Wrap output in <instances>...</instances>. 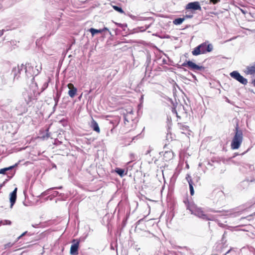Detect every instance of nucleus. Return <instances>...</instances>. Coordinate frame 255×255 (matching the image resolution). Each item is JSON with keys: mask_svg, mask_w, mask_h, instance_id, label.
I'll list each match as a JSON object with an SVG mask.
<instances>
[{"mask_svg": "<svg viewBox=\"0 0 255 255\" xmlns=\"http://www.w3.org/2000/svg\"><path fill=\"white\" fill-rule=\"evenodd\" d=\"M42 70L41 64L38 67L34 66L30 63H26L25 65L21 64L17 67H13L11 71V74L13 76L14 80H18L21 77L25 79L31 78V83L34 81V77L38 75Z\"/></svg>", "mask_w": 255, "mask_h": 255, "instance_id": "1", "label": "nucleus"}, {"mask_svg": "<svg viewBox=\"0 0 255 255\" xmlns=\"http://www.w3.org/2000/svg\"><path fill=\"white\" fill-rule=\"evenodd\" d=\"M40 92L38 91V85L33 81L31 83L29 87L22 93V97L27 105L31 106L33 101L37 100V96Z\"/></svg>", "mask_w": 255, "mask_h": 255, "instance_id": "2", "label": "nucleus"}, {"mask_svg": "<svg viewBox=\"0 0 255 255\" xmlns=\"http://www.w3.org/2000/svg\"><path fill=\"white\" fill-rule=\"evenodd\" d=\"M213 47L212 44L208 41H205L196 47L192 51V54L194 56H197L201 54H205L210 52L213 50Z\"/></svg>", "mask_w": 255, "mask_h": 255, "instance_id": "3", "label": "nucleus"}, {"mask_svg": "<svg viewBox=\"0 0 255 255\" xmlns=\"http://www.w3.org/2000/svg\"><path fill=\"white\" fill-rule=\"evenodd\" d=\"M243 140V134L242 130L239 129L238 126L236 128V132L232 140L231 147L232 149H237L242 143Z\"/></svg>", "mask_w": 255, "mask_h": 255, "instance_id": "4", "label": "nucleus"}, {"mask_svg": "<svg viewBox=\"0 0 255 255\" xmlns=\"http://www.w3.org/2000/svg\"><path fill=\"white\" fill-rule=\"evenodd\" d=\"M187 209L191 212L192 214H193L200 218L206 220H210V219L208 217L207 215L204 213V212L201 208L198 207L194 204L188 205Z\"/></svg>", "mask_w": 255, "mask_h": 255, "instance_id": "5", "label": "nucleus"}, {"mask_svg": "<svg viewBox=\"0 0 255 255\" xmlns=\"http://www.w3.org/2000/svg\"><path fill=\"white\" fill-rule=\"evenodd\" d=\"M181 67H188L190 70H193L195 72L197 71H201L203 72L205 70V68L204 66H200L196 63L193 62L190 60L185 61L181 65Z\"/></svg>", "mask_w": 255, "mask_h": 255, "instance_id": "6", "label": "nucleus"}, {"mask_svg": "<svg viewBox=\"0 0 255 255\" xmlns=\"http://www.w3.org/2000/svg\"><path fill=\"white\" fill-rule=\"evenodd\" d=\"M230 75L243 85H246L248 84V80L242 76L238 71H233L230 73Z\"/></svg>", "mask_w": 255, "mask_h": 255, "instance_id": "7", "label": "nucleus"}, {"mask_svg": "<svg viewBox=\"0 0 255 255\" xmlns=\"http://www.w3.org/2000/svg\"><path fill=\"white\" fill-rule=\"evenodd\" d=\"M18 163H15L14 165L9 166L8 167H5L3 168H1L0 169V174H6L7 177L9 179H10L13 177L15 174V171H12V170L17 166Z\"/></svg>", "mask_w": 255, "mask_h": 255, "instance_id": "8", "label": "nucleus"}, {"mask_svg": "<svg viewBox=\"0 0 255 255\" xmlns=\"http://www.w3.org/2000/svg\"><path fill=\"white\" fill-rule=\"evenodd\" d=\"M185 10H190L192 13H194L196 10L201 11V6L198 1L191 2L187 4L185 6Z\"/></svg>", "mask_w": 255, "mask_h": 255, "instance_id": "9", "label": "nucleus"}, {"mask_svg": "<svg viewBox=\"0 0 255 255\" xmlns=\"http://www.w3.org/2000/svg\"><path fill=\"white\" fill-rule=\"evenodd\" d=\"M72 242L74 243L71 246L70 254L72 255H78L79 242L76 241V240L75 239H74L73 240Z\"/></svg>", "mask_w": 255, "mask_h": 255, "instance_id": "10", "label": "nucleus"}, {"mask_svg": "<svg viewBox=\"0 0 255 255\" xmlns=\"http://www.w3.org/2000/svg\"><path fill=\"white\" fill-rule=\"evenodd\" d=\"M17 188H15L14 190L10 193L9 200L10 203V208H12L13 205L15 204L17 198Z\"/></svg>", "mask_w": 255, "mask_h": 255, "instance_id": "11", "label": "nucleus"}, {"mask_svg": "<svg viewBox=\"0 0 255 255\" xmlns=\"http://www.w3.org/2000/svg\"><path fill=\"white\" fill-rule=\"evenodd\" d=\"M241 214V211L237 210V209H233L230 211H225L224 210V214L225 216H229L232 217H235L239 216Z\"/></svg>", "mask_w": 255, "mask_h": 255, "instance_id": "12", "label": "nucleus"}, {"mask_svg": "<svg viewBox=\"0 0 255 255\" xmlns=\"http://www.w3.org/2000/svg\"><path fill=\"white\" fill-rule=\"evenodd\" d=\"M67 87L69 89L68 91L69 96L72 98H74L77 92V88H76L72 83L68 84Z\"/></svg>", "mask_w": 255, "mask_h": 255, "instance_id": "13", "label": "nucleus"}, {"mask_svg": "<svg viewBox=\"0 0 255 255\" xmlns=\"http://www.w3.org/2000/svg\"><path fill=\"white\" fill-rule=\"evenodd\" d=\"M174 156L173 152L171 150L166 151L163 154V159L165 161L170 160Z\"/></svg>", "mask_w": 255, "mask_h": 255, "instance_id": "14", "label": "nucleus"}, {"mask_svg": "<svg viewBox=\"0 0 255 255\" xmlns=\"http://www.w3.org/2000/svg\"><path fill=\"white\" fill-rule=\"evenodd\" d=\"M246 73L248 75L255 74V62L252 65L247 67Z\"/></svg>", "mask_w": 255, "mask_h": 255, "instance_id": "15", "label": "nucleus"}, {"mask_svg": "<svg viewBox=\"0 0 255 255\" xmlns=\"http://www.w3.org/2000/svg\"><path fill=\"white\" fill-rule=\"evenodd\" d=\"M91 127L94 131H96L97 132L99 133L100 132V129L98 123L94 120H93L91 122Z\"/></svg>", "mask_w": 255, "mask_h": 255, "instance_id": "16", "label": "nucleus"}, {"mask_svg": "<svg viewBox=\"0 0 255 255\" xmlns=\"http://www.w3.org/2000/svg\"><path fill=\"white\" fill-rule=\"evenodd\" d=\"M250 181L249 180H244L241 182L239 185V188L241 189H247L249 186Z\"/></svg>", "mask_w": 255, "mask_h": 255, "instance_id": "17", "label": "nucleus"}, {"mask_svg": "<svg viewBox=\"0 0 255 255\" xmlns=\"http://www.w3.org/2000/svg\"><path fill=\"white\" fill-rule=\"evenodd\" d=\"M137 20H152V22L150 24L147 25H146L145 26V29H148L154 21L153 18L151 17H143V16L138 17L137 18Z\"/></svg>", "mask_w": 255, "mask_h": 255, "instance_id": "18", "label": "nucleus"}, {"mask_svg": "<svg viewBox=\"0 0 255 255\" xmlns=\"http://www.w3.org/2000/svg\"><path fill=\"white\" fill-rule=\"evenodd\" d=\"M61 93H62L61 91H57L56 93V95L54 97V100L55 102V105H54V108L57 106V105L58 103L59 99L61 95Z\"/></svg>", "mask_w": 255, "mask_h": 255, "instance_id": "19", "label": "nucleus"}, {"mask_svg": "<svg viewBox=\"0 0 255 255\" xmlns=\"http://www.w3.org/2000/svg\"><path fill=\"white\" fill-rule=\"evenodd\" d=\"M213 194L217 197H222L223 192L221 189H215L213 192Z\"/></svg>", "mask_w": 255, "mask_h": 255, "instance_id": "20", "label": "nucleus"}, {"mask_svg": "<svg viewBox=\"0 0 255 255\" xmlns=\"http://www.w3.org/2000/svg\"><path fill=\"white\" fill-rule=\"evenodd\" d=\"M115 172L121 177H123L126 174V173H125V170L121 168H116L115 169Z\"/></svg>", "mask_w": 255, "mask_h": 255, "instance_id": "21", "label": "nucleus"}, {"mask_svg": "<svg viewBox=\"0 0 255 255\" xmlns=\"http://www.w3.org/2000/svg\"><path fill=\"white\" fill-rule=\"evenodd\" d=\"M185 19V18H181V17H179V18H176L173 21V23L175 25H180L181 24Z\"/></svg>", "mask_w": 255, "mask_h": 255, "instance_id": "22", "label": "nucleus"}, {"mask_svg": "<svg viewBox=\"0 0 255 255\" xmlns=\"http://www.w3.org/2000/svg\"><path fill=\"white\" fill-rule=\"evenodd\" d=\"M112 6L114 9V10H115L117 12H119L120 13H122V14H125V12L123 10V9L121 7V6H119V5H112Z\"/></svg>", "mask_w": 255, "mask_h": 255, "instance_id": "23", "label": "nucleus"}, {"mask_svg": "<svg viewBox=\"0 0 255 255\" xmlns=\"http://www.w3.org/2000/svg\"><path fill=\"white\" fill-rule=\"evenodd\" d=\"M89 31L91 32L92 36H93L95 34L97 33H102V31L101 30V29H97L94 28H91L89 29Z\"/></svg>", "mask_w": 255, "mask_h": 255, "instance_id": "24", "label": "nucleus"}, {"mask_svg": "<svg viewBox=\"0 0 255 255\" xmlns=\"http://www.w3.org/2000/svg\"><path fill=\"white\" fill-rule=\"evenodd\" d=\"M224 255H237L236 249L231 248L224 254Z\"/></svg>", "mask_w": 255, "mask_h": 255, "instance_id": "25", "label": "nucleus"}, {"mask_svg": "<svg viewBox=\"0 0 255 255\" xmlns=\"http://www.w3.org/2000/svg\"><path fill=\"white\" fill-rule=\"evenodd\" d=\"M50 80V79L49 78L47 81L43 83V86L41 88V90L40 92H42L48 87Z\"/></svg>", "mask_w": 255, "mask_h": 255, "instance_id": "26", "label": "nucleus"}, {"mask_svg": "<svg viewBox=\"0 0 255 255\" xmlns=\"http://www.w3.org/2000/svg\"><path fill=\"white\" fill-rule=\"evenodd\" d=\"M11 224V222L8 220H4L0 221V224H2L3 225H10Z\"/></svg>", "mask_w": 255, "mask_h": 255, "instance_id": "27", "label": "nucleus"}, {"mask_svg": "<svg viewBox=\"0 0 255 255\" xmlns=\"http://www.w3.org/2000/svg\"><path fill=\"white\" fill-rule=\"evenodd\" d=\"M51 190H53V188H49L48 189H47V190L44 191L43 192H42L41 195H40V196H46L48 194H49L50 193V191Z\"/></svg>", "mask_w": 255, "mask_h": 255, "instance_id": "28", "label": "nucleus"}, {"mask_svg": "<svg viewBox=\"0 0 255 255\" xmlns=\"http://www.w3.org/2000/svg\"><path fill=\"white\" fill-rule=\"evenodd\" d=\"M193 184H191L190 183V184H189V190H190V194L191 195H193L194 194V188H193Z\"/></svg>", "mask_w": 255, "mask_h": 255, "instance_id": "29", "label": "nucleus"}, {"mask_svg": "<svg viewBox=\"0 0 255 255\" xmlns=\"http://www.w3.org/2000/svg\"><path fill=\"white\" fill-rule=\"evenodd\" d=\"M186 179L187 180L189 184H190V183H191V184L193 183V182L191 178V176L189 174H187Z\"/></svg>", "mask_w": 255, "mask_h": 255, "instance_id": "30", "label": "nucleus"}, {"mask_svg": "<svg viewBox=\"0 0 255 255\" xmlns=\"http://www.w3.org/2000/svg\"><path fill=\"white\" fill-rule=\"evenodd\" d=\"M193 13H192L191 12H190L189 14L184 15L183 18H185V19L192 18L193 17Z\"/></svg>", "mask_w": 255, "mask_h": 255, "instance_id": "31", "label": "nucleus"}, {"mask_svg": "<svg viewBox=\"0 0 255 255\" xmlns=\"http://www.w3.org/2000/svg\"><path fill=\"white\" fill-rule=\"evenodd\" d=\"M116 25H117L119 27L124 28L126 27H127V24L126 23H115Z\"/></svg>", "mask_w": 255, "mask_h": 255, "instance_id": "32", "label": "nucleus"}, {"mask_svg": "<svg viewBox=\"0 0 255 255\" xmlns=\"http://www.w3.org/2000/svg\"><path fill=\"white\" fill-rule=\"evenodd\" d=\"M179 127L180 129L183 130H187L189 128L187 126L182 124H180Z\"/></svg>", "mask_w": 255, "mask_h": 255, "instance_id": "33", "label": "nucleus"}, {"mask_svg": "<svg viewBox=\"0 0 255 255\" xmlns=\"http://www.w3.org/2000/svg\"><path fill=\"white\" fill-rule=\"evenodd\" d=\"M14 245V243L12 244V243H8L7 244H6L4 245V249H6L8 248H10L13 245Z\"/></svg>", "mask_w": 255, "mask_h": 255, "instance_id": "34", "label": "nucleus"}, {"mask_svg": "<svg viewBox=\"0 0 255 255\" xmlns=\"http://www.w3.org/2000/svg\"><path fill=\"white\" fill-rule=\"evenodd\" d=\"M130 158L131 161H134L136 159L135 154L132 153L130 154Z\"/></svg>", "mask_w": 255, "mask_h": 255, "instance_id": "35", "label": "nucleus"}, {"mask_svg": "<svg viewBox=\"0 0 255 255\" xmlns=\"http://www.w3.org/2000/svg\"><path fill=\"white\" fill-rule=\"evenodd\" d=\"M26 235H27L28 236H31L32 235V234L30 233H28L27 231H25L24 232V233H23L20 236L21 237H23L24 236Z\"/></svg>", "mask_w": 255, "mask_h": 255, "instance_id": "36", "label": "nucleus"}, {"mask_svg": "<svg viewBox=\"0 0 255 255\" xmlns=\"http://www.w3.org/2000/svg\"><path fill=\"white\" fill-rule=\"evenodd\" d=\"M221 0H210V3H212L213 4H216L217 2L220 1Z\"/></svg>", "mask_w": 255, "mask_h": 255, "instance_id": "37", "label": "nucleus"}, {"mask_svg": "<svg viewBox=\"0 0 255 255\" xmlns=\"http://www.w3.org/2000/svg\"><path fill=\"white\" fill-rule=\"evenodd\" d=\"M129 16L133 20H137V18L136 16L133 15L132 14H128Z\"/></svg>", "mask_w": 255, "mask_h": 255, "instance_id": "38", "label": "nucleus"}, {"mask_svg": "<svg viewBox=\"0 0 255 255\" xmlns=\"http://www.w3.org/2000/svg\"><path fill=\"white\" fill-rule=\"evenodd\" d=\"M101 30L102 31V32H104L105 31H109L111 33V32L109 31V29L107 27H104V28H103L102 29H101Z\"/></svg>", "mask_w": 255, "mask_h": 255, "instance_id": "39", "label": "nucleus"}, {"mask_svg": "<svg viewBox=\"0 0 255 255\" xmlns=\"http://www.w3.org/2000/svg\"><path fill=\"white\" fill-rule=\"evenodd\" d=\"M40 224H32V227H33V228H37L39 227V225Z\"/></svg>", "mask_w": 255, "mask_h": 255, "instance_id": "40", "label": "nucleus"}, {"mask_svg": "<svg viewBox=\"0 0 255 255\" xmlns=\"http://www.w3.org/2000/svg\"><path fill=\"white\" fill-rule=\"evenodd\" d=\"M58 194H59V192L58 191H54L53 194V195L54 196H58Z\"/></svg>", "mask_w": 255, "mask_h": 255, "instance_id": "41", "label": "nucleus"}, {"mask_svg": "<svg viewBox=\"0 0 255 255\" xmlns=\"http://www.w3.org/2000/svg\"><path fill=\"white\" fill-rule=\"evenodd\" d=\"M162 64H167V61L165 59H163L162 60Z\"/></svg>", "mask_w": 255, "mask_h": 255, "instance_id": "42", "label": "nucleus"}, {"mask_svg": "<svg viewBox=\"0 0 255 255\" xmlns=\"http://www.w3.org/2000/svg\"><path fill=\"white\" fill-rule=\"evenodd\" d=\"M53 189H61L62 188V186H59V187H53L52 188Z\"/></svg>", "mask_w": 255, "mask_h": 255, "instance_id": "43", "label": "nucleus"}, {"mask_svg": "<svg viewBox=\"0 0 255 255\" xmlns=\"http://www.w3.org/2000/svg\"><path fill=\"white\" fill-rule=\"evenodd\" d=\"M4 31V29L0 30V37L3 35Z\"/></svg>", "mask_w": 255, "mask_h": 255, "instance_id": "44", "label": "nucleus"}, {"mask_svg": "<svg viewBox=\"0 0 255 255\" xmlns=\"http://www.w3.org/2000/svg\"><path fill=\"white\" fill-rule=\"evenodd\" d=\"M58 26H57V27H56V29H55V30H53V31H52V33H51L50 34H54V33L55 32L56 30L57 29H58Z\"/></svg>", "mask_w": 255, "mask_h": 255, "instance_id": "45", "label": "nucleus"}, {"mask_svg": "<svg viewBox=\"0 0 255 255\" xmlns=\"http://www.w3.org/2000/svg\"><path fill=\"white\" fill-rule=\"evenodd\" d=\"M124 120H125V123H126V122H128V119H127V117H124Z\"/></svg>", "mask_w": 255, "mask_h": 255, "instance_id": "46", "label": "nucleus"}, {"mask_svg": "<svg viewBox=\"0 0 255 255\" xmlns=\"http://www.w3.org/2000/svg\"><path fill=\"white\" fill-rule=\"evenodd\" d=\"M22 238V237H21V236H19L16 239V242H17L20 239H21Z\"/></svg>", "mask_w": 255, "mask_h": 255, "instance_id": "47", "label": "nucleus"}, {"mask_svg": "<svg viewBox=\"0 0 255 255\" xmlns=\"http://www.w3.org/2000/svg\"><path fill=\"white\" fill-rule=\"evenodd\" d=\"M111 249L113 250H115V249H114L113 246L112 245V244L111 245Z\"/></svg>", "mask_w": 255, "mask_h": 255, "instance_id": "48", "label": "nucleus"}, {"mask_svg": "<svg viewBox=\"0 0 255 255\" xmlns=\"http://www.w3.org/2000/svg\"><path fill=\"white\" fill-rule=\"evenodd\" d=\"M150 150H148L146 152L145 154H149V153H150Z\"/></svg>", "mask_w": 255, "mask_h": 255, "instance_id": "49", "label": "nucleus"}, {"mask_svg": "<svg viewBox=\"0 0 255 255\" xmlns=\"http://www.w3.org/2000/svg\"><path fill=\"white\" fill-rule=\"evenodd\" d=\"M253 84L254 86L255 87V79L253 81Z\"/></svg>", "mask_w": 255, "mask_h": 255, "instance_id": "50", "label": "nucleus"}, {"mask_svg": "<svg viewBox=\"0 0 255 255\" xmlns=\"http://www.w3.org/2000/svg\"><path fill=\"white\" fill-rule=\"evenodd\" d=\"M248 151V150H247V151H245V152H243V153L241 154V155H244V154H245V153H246Z\"/></svg>", "mask_w": 255, "mask_h": 255, "instance_id": "51", "label": "nucleus"}, {"mask_svg": "<svg viewBox=\"0 0 255 255\" xmlns=\"http://www.w3.org/2000/svg\"><path fill=\"white\" fill-rule=\"evenodd\" d=\"M172 112H175V113H176V115L177 114V112L175 110V109H173Z\"/></svg>", "mask_w": 255, "mask_h": 255, "instance_id": "52", "label": "nucleus"}, {"mask_svg": "<svg viewBox=\"0 0 255 255\" xmlns=\"http://www.w3.org/2000/svg\"><path fill=\"white\" fill-rule=\"evenodd\" d=\"M213 162L215 163V164H219V162L218 161L215 162V161H213Z\"/></svg>", "mask_w": 255, "mask_h": 255, "instance_id": "53", "label": "nucleus"}, {"mask_svg": "<svg viewBox=\"0 0 255 255\" xmlns=\"http://www.w3.org/2000/svg\"><path fill=\"white\" fill-rule=\"evenodd\" d=\"M187 12H190V10H187V11H186V12H185V13H187Z\"/></svg>", "mask_w": 255, "mask_h": 255, "instance_id": "54", "label": "nucleus"}, {"mask_svg": "<svg viewBox=\"0 0 255 255\" xmlns=\"http://www.w3.org/2000/svg\"><path fill=\"white\" fill-rule=\"evenodd\" d=\"M187 12H190V10H187V11H186V12H185V13H187Z\"/></svg>", "mask_w": 255, "mask_h": 255, "instance_id": "55", "label": "nucleus"}, {"mask_svg": "<svg viewBox=\"0 0 255 255\" xmlns=\"http://www.w3.org/2000/svg\"><path fill=\"white\" fill-rule=\"evenodd\" d=\"M192 76H193V78H196V77H195V75H193V74H192Z\"/></svg>", "mask_w": 255, "mask_h": 255, "instance_id": "56", "label": "nucleus"}, {"mask_svg": "<svg viewBox=\"0 0 255 255\" xmlns=\"http://www.w3.org/2000/svg\"><path fill=\"white\" fill-rule=\"evenodd\" d=\"M238 155V154H237V153H235V155H234V157H235V156H236V155Z\"/></svg>", "mask_w": 255, "mask_h": 255, "instance_id": "57", "label": "nucleus"}, {"mask_svg": "<svg viewBox=\"0 0 255 255\" xmlns=\"http://www.w3.org/2000/svg\"><path fill=\"white\" fill-rule=\"evenodd\" d=\"M49 135H48V133H47V137H49Z\"/></svg>", "mask_w": 255, "mask_h": 255, "instance_id": "58", "label": "nucleus"}, {"mask_svg": "<svg viewBox=\"0 0 255 255\" xmlns=\"http://www.w3.org/2000/svg\"><path fill=\"white\" fill-rule=\"evenodd\" d=\"M226 226L224 225V229L226 228Z\"/></svg>", "mask_w": 255, "mask_h": 255, "instance_id": "59", "label": "nucleus"}, {"mask_svg": "<svg viewBox=\"0 0 255 255\" xmlns=\"http://www.w3.org/2000/svg\"><path fill=\"white\" fill-rule=\"evenodd\" d=\"M25 110H26V108L25 107H24L23 111H25Z\"/></svg>", "mask_w": 255, "mask_h": 255, "instance_id": "60", "label": "nucleus"}, {"mask_svg": "<svg viewBox=\"0 0 255 255\" xmlns=\"http://www.w3.org/2000/svg\"><path fill=\"white\" fill-rule=\"evenodd\" d=\"M189 27V26H188V25H187V26H186V28H187V27Z\"/></svg>", "mask_w": 255, "mask_h": 255, "instance_id": "61", "label": "nucleus"}]
</instances>
